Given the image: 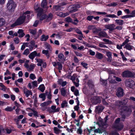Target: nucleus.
Listing matches in <instances>:
<instances>
[{
    "instance_id": "f257e3e1",
    "label": "nucleus",
    "mask_w": 135,
    "mask_h": 135,
    "mask_svg": "<svg viewBox=\"0 0 135 135\" xmlns=\"http://www.w3.org/2000/svg\"><path fill=\"white\" fill-rule=\"evenodd\" d=\"M114 104L115 106L119 109L127 112L129 111V108L127 107L123 106L121 100H117L115 102Z\"/></svg>"
},
{
    "instance_id": "f03ea898",
    "label": "nucleus",
    "mask_w": 135,
    "mask_h": 135,
    "mask_svg": "<svg viewBox=\"0 0 135 135\" xmlns=\"http://www.w3.org/2000/svg\"><path fill=\"white\" fill-rule=\"evenodd\" d=\"M16 6V4L13 0L9 1L7 5V8L9 12L14 11Z\"/></svg>"
},
{
    "instance_id": "7ed1b4c3",
    "label": "nucleus",
    "mask_w": 135,
    "mask_h": 135,
    "mask_svg": "<svg viewBox=\"0 0 135 135\" xmlns=\"http://www.w3.org/2000/svg\"><path fill=\"white\" fill-rule=\"evenodd\" d=\"M28 11H26L23 12L22 16H20L16 20L19 25L23 24L25 22L26 18V15L29 13Z\"/></svg>"
},
{
    "instance_id": "20e7f679",
    "label": "nucleus",
    "mask_w": 135,
    "mask_h": 135,
    "mask_svg": "<svg viewBox=\"0 0 135 135\" xmlns=\"http://www.w3.org/2000/svg\"><path fill=\"white\" fill-rule=\"evenodd\" d=\"M122 77L124 78H129L133 77L134 76V74L129 70H126L122 72Z\"/></svg>"
},
{
    "instance_id": "39448f33",
    "label": "nucleus",
    "mask_w": 135,
    "mask_h": 135,
    "mask_svg": "<svg viewBox=\"0 0 135 135\" xmlns=\"http://www.w3.org/2000/svg\"><path fill=\"white\" fill-rule=\"evenodd\" d=\"M56 106L55 105H52L51 107V108L49 107L47 109V111L49 112V113H55L59 112L60 109V108L58 107L57 108Z\"/></svg>"
},
{
    "instance_id": "423d86ee",
    "label": "nucleus",
    "mask_w": 135,
    "mask_h": 135,
    "mask_svg": "<svg viewBox=\"0 0 135 135\" xmlns=\"http://www.w3.org/2000/svg\"><path fill=\"white\" fill-rule=\"evenodd\" d=\"M125 85L130 88H132L134 84V81L131 79H127L125 80Z\"/></svg>"
},
{
    "instance_id": "0eeeda50",
    "label": "nucleus",
    "mask_w": 135,
    "mask_h": 135,
    "mask_svg": "<svg viewBox=\"0 0 135 135\" xmlns=\"http://www.w3.org/2000/svg\"><path fill=\"white\" fill-rule=\"evenodd\" d=\"M124 94L123 89L121 87L118 88L116 92V95L119 98L122 97Z\"/></svg>"
},
{
    "instance_id": "6e6552de",
    "label": "nucleus",
    "mask_w": 135,
    "mask_h": 135,
    "mask_svg": "<svg viewBox=\"0 0 135 135\" xmlns=\"http://www.w3.org/2000/svg\"><path fill=\"white\" fill-rule=\"evenodd\" d=\"M101 101L100 98L98 96L94 97L91 100L93 103L95 105L100 103L101 102Z\"/></svg>"
},
{
    "instance_id": "1a4fd4ad",
    "label": "nucleus",
    "mask_w": 135,
    "mask_h": 135,
    "mask_svg": "<svg viewBox=\"0 0 135 135\" xmlns=\"http://www.w3.org/2000/svg\"><path fill=\"white\" fill-rule=\"evenodd\" d=\"M52 64L53 66L57 68V66H58L57 69L59 70H61L62 68V64L59 62H56L55 61L53 62Z\"/></svg>"
},
{
    "instance_id": "9d476101",
    "label": "nucleus",
    "mask_w": 135,
    "mask_h": 135,
    "mask_svg": "<svg viewBox=\"0 0 135 135\" xmlns=\"http://www.w3.org/2000/svg\"><path fill=\"white\" fill-rule=\"evenodd\" d=\"M68 9L70 13L75 12L78 10V9L76 8L73 5L70 6L68 7Z\"/></svg>"
},
{
    "instance_id": "9b49d317",
    "label": "nucleus",
    "mask_w": 135,
    "mask_h": 135,
    "mask_svg": "<svg viewBox=\"0 0 135 135\" xmlns=\"http://www.w3.org/2000/svg\"><path fill=\"white\" fill-rule=\"evenodd\" d=\"M115 25L114 24H108L105 26V28L106 29L109 30L111 32H112L115 29Z\"/></svg>"
},
{
    "instance_id": "f8f14e48",
    "label": "nucleus",
    "mask_w": 135,
    "mask_h": 135,
    "mask_svg": "<svg viewBox=\"0 0 135 135\" xmlns=\"http://www.w3.org/2000/svg\"><path fill=\"white\" fill-rule=\"evenodd\" d=\"M37 16L38 17L40 21H41L44 20L46 18L47 15L46 14L43 13L42 14H41V15H37Z\"/></svg>"
},
{
    "instance_id": "ddd939ff",
    "label": "nucleus",
    "mask_w": 135,
    "mask_h": 135,
    "mask_svg": "<svg viewBox=\"0 0 135 135\" xmlns=\"http://www.w3.org/2000/svg\"><path fill=\"white\" fill-rule=\"evenodd\" d=\"M37 52L36 51H34L33 52H31L28 55V57L31 60H33L34 58L36 56Z\"/></svg>"
},
{
    "instance_id": "4468645a",
    "label": "nucleus",
    "mask_w": 135,
    "mask_h": 135,
    "mask_svg": "<svg viewBox=\"0 0 135 135\" xmlns=\"http://www.w3.org/2000/svg\"><path fill=\"white\" fill-rule=\"evenodd\" d=\"M106 55L108 57L107 60L108 62H111L112 60V54L109 51H107L106 52Z\"/></svg>"
},
{
    "instance_id": "2eb2a0df",
    "label": "nucleus",
    "mask_w": 135,
    "mask_h": 135,
    "mask_svg": "<svg viewBox=\"0 0 135 135\" xmlns=\"http://www.w3.org/2000/svg\"><path fill=\"white\" fill-rule=\"evenodd\" d=\"M98 35L100 37H107V35L105 32L102 31L99 32Z\"/></svg>"
},
{
    "instance_id": "dca6fc26",
    "label": "nucleus",
    "mask_w": 135,
    "mask_h": 135,
    "mask_svg": "<svg viewBox=\"0 0 135 135\" xmlns=\"http://www.w3.org/2000/svg\"><path fill=\"white\" fill-rule=\"evenodd\" d=\"M95 56L97 59H101L103 57V55L98 52H96Z\"/></svg>"
},
{
    "instance_id": "f3484780",
    "label": "nucleus",
    "mask_w": 135,
    "mask_h": 135,
    "mask_svg": "<svg viewBox=\"0 0 135 135\" xmlns=\"http://www.w3.org/2000/svg\"><path fill=\"white\" fill-rule=\"evenodd\" d=\"M122 104L123 106L126 105L127 103H130L131 102L129 101V98L124 99L123 100H121Z\"/></svg>"
},
{
    "instance_id": "a211bd4d",
    "label": "nucleus",
    "mask_w": 135,
    "mask_h": 135,
    "mask_svg": "<svg viewBox=\"0 0 135 135\" xmlns=\"http://www.w3.org/2000/svg\"><path fill=\"white\" fill-rule=\"evenodd\" d=\"M49 38V36L48 35L46 36L44 34L42 35L41 36L40 40L42 41H46Z\"/></svg>"
},
{
    "instance_id": "6ab92c4d",
    "label": "nucleus",
    "mask_w": 135,
    "mask_h": 135,
    "mask_svg": "<svg viewBox=\"0 0 135 135\" xmlns=\"http://www.w3.org/2000/svg\"><path fill=\"white\" fill-rule=\"evenodd\" d=\"M53 17V14L51 13L49 14L47 17V21L48 22L50 21L52 19Z\"/></svg>"
},
{
    "instance_id": "aec40b11",
    "label": "nucleus",
    "mask_w": 135,
    "mask_h": 135,
    "mask_svg": "<svg viewBox=\"0 0 135 135\" xmlns=\"http://www.w3.org/2000/svg\"><path fill=\"white\" fill-rule=\"evenodd\" d=\"M115 21L116 23L120 26H122L124 22L123 20L119 19H117L115 20Z\"/></svg>"
},
{
    "instance_id": "412c9836",
    "label": "nucleus",
    "mask_w": 135,
    "mask_h": 135,
    "mask_svg": "<svg viewBox=\"0 0 135 135\" xmlns=\"http://www.w3.org/2000/svg\"><path fill=\"white\" fill-rule=\"evenodd\" d=\"M36 10L38 12L37 15H41V14L43 13V9H42L38 7L36 9Z\"/></svg>"
},
{
    "instance_id": "4be33fe9",
    "label": "nucleus",
    "mask_w": 135,
    "mask_h": 135,
    "mask_svg": "<svg viewBox=\"0 0 135 135\" xmlns=\"http://www.w3.org/2000/svg\"><path fill=\"white\" fill-rule=\"evenodd\" d=\"M45 87L44 84L40 85L38 89L42 92H43L45 89Z\"/></svg>"
},
{
    "instance_id": "5701e85b",
    "label": "nucleus",
    "mask_w": 135,
    "mask_h": 135,
    "mask_svg": "<svg viewBox=\"0 0 135 135\" xmlns=\"http://www.w3.org/2000/svg\"><path fill=\"white\" fill-rule=\"evenodd\" d=\"M35 65L34 64H31L29 66V68L27 69V71H28L30 72L33 71L34 69Z\"/></svg>"
},
{
    "instance_id": "b1692460",
    "label": "nucleus",
    "mask_w": 135,
    "mask_h": 135,
    "mask_svg": "<svg viewBox=\"0 0 135 135\" xmlns=\"http://www.w3.org/2000/svg\"><path fill=\"white\" fill-rule=\"evenodd\" d=\"M24 93L25 94V95L27 97H28L30 95H32V93L31 90H28L26 91H25Z\"/></svg>"
},
{
    "instance_id": "393cba45",
    "label": "nucleus",
    "mask_w": 135,
    "mask_h": 135,
    "mask_svg": "<svg viewBox=\"0 0 135 135\" xmlns=\"http://www.w3.org/2000/svg\"><path fill=\"white\" fill-rule=\"evenodd\" d=\"M132 46L128 44H127L125 45L124 48H125L127 50H131L132 49Z\"/></svg>"
},
{
    "instance_id": "a878e982",
    "label": "nucleus",
    "mask_w": 135,
    "mask_h": 135,
    "mask_svg": "<svg viewBox=\"0 0 135 135\" xmlns=\"http://www.w3.org/2000/svg\"><path fill=\"white\" fill-rule=\"evenodd\" d=\"M5 23V20L3 18H0V27L4 25Z\"/></svg>"
},
{
    "instance_id": "bb28decb",
    "label": "nucleus",
    "mask_w": 135,
    "mask_h": 135,
    "mask_svg": "<svg viewBox=\"0 0 135 135\" xmlns=\"http://www.w3.org/2000/svg\"><path fill=\"white\" fill-rule=\"evenodd\" d=\"M61 92L62 95L63 96H65L66 94V91L65 89V88H62L61 89Z\"/></svg>"
},
{
    "instance_id": "cd10ccee",
    "label": "nucleus",
    "mask_w": 135,
    "mask_h": 135,
    "mask_svg": "<svg viewBox=\"0 0 135 135\" xmlns=\"http://www.w3.org/2000/svg\"><path fill=\"white\" fill-rule=\"evenodd\" d=\"M88 84L89 88L92 89L94 87V85L92 81L89 80L88 82Z\"/></svg>"
},
{
    "instance_id": "c85d7f7f",
    "label": "nucleus",
    "mask_w": 135,
    "mask_h": 135,
    "mask_svg": "<svg viewBox=\"0 0 135 135\" xmlns=\"http://www.w3.org/2000/svg\"><path fill=\"white\" fill-rule=\"evenodd\" d=\"M101 84L102 85H104V86H106L107 84V80H103V79L101 78L100 79Z\"/></svg>"
},
{
    "instance_id": "c756f323",
    "label": "nucleus",
    "mask_w": 135,
    "mask_h": 135,
    "mask_svg": "<svg viewBox=\"0 0 135 135\" xmlns=\"http://www.w3.org/2000/svg\"><path fill=\"white\" fill-rule=\"evenodd\" d=\"M39 97L42 99L43 101H44L46 99V96L45 93H42L39 95Z\"/></svg>"
},
{
    "instance_id": "7c9ffc66",
    "label": "nucleus",
    "mask_w": 135,
    "mask_h": 135,
    "mask_svg": "<svg viewBox=\"0 0 135 135\" xmlns=\"http://www.w3.org/2000/svg\"><path fill=\"white\" fill-rule=\"evenodd\" d=\"M133 17L134 16H133V15H132V14H131V15H126L122 16L121 17V18L122 19H123L124 18H127L130 17Z\"/></svg>"
},
{
    "instance_id": "2f4dec72",
    "label": "nucleus",
    "mask_w": 135,
    "mask_h": 135,
    "mask_svg": "<svg viewBox=\"0 0 135 135\" xmlns=\"http://www.w3.org/2000/svg\"><path fill=\"white\" fill-rule=\"evenodd\" d=\"M53 8L56 11H58L61 9V7L59 6L54 5L53 6Z\"/></svg>"
},
{
    "instance_id": "473e14b6",
    "label": "nucleus",
    "mask_w": 135,
    "mask_h": 135,
    "mask_svg": "<svg viewBox=\"0 0 135 135\" xmlns=\"http://www.w3.org/2000/svg\"><path fill=\"white\" fill-rule=\"evenodd\" d=\"M58 58L61 60H62L64 59V61L65 60V59L64 58V56L62 54L60 53L58 55Z\"/></svg>"
},
{
    "instance_id": "72a5a7b5",
    "label": "nucleus",
    "mask_w": 135,
    "mask_h": 135,
    "mask_svg": "<svg viewBox=\"0 0 135 135\" xmlns=\"http://www.w3.org/2000/svg\"><path fill=\"white\" fill-rule=\"evenodd\" d=\"M12 128H13L12 130L9 129L8 128H6V131L7 133L8 134H10L11 132L12 131H15V129H14V127H12Z\"/></svg>"
},
{
    "instance_id": "f704fd0d",
    "label": "nucleus",
    "mask_w": 135,
    "mask_h": 135,
    "mask_svg": "<svg viewBox=\"0 0 135 135\" xmlns=\"http://www.w3.org/2000/svg\"><path fill=\"white\" fill-rule=\"evenodd\" d=\"M72 19L70 17H68L65 18V21L71 23L72 21Z\"/></svg>"
},
{
    "instance_id": "c9c22d12",
    "label": "nucleus",
    "mask_w": 135,
    "mask_h": 135,
    "mask_svg": "<svg viewBox=\"0 0 135 135\" xmlns=\"http://www.w3.org/2000/svg\"><path fill=\"white\" fill-rule=\"evenodd\" d=\"M47 5V2L46 0H44L41 3V6L43 8H44Z\"/></svg>"
},
{
    "instance_id": "e433bc0d",
    "label": "nucleus",
    "mask_w": 135,
    "mask_h": 135,
    "mask_svg": "<svg viewBox=\"0 0 135 135\" xmlns=\"http://www.w3.org/2000/svg\"><path fill=\"white\" fill-rule=\"evenodd\" d=\"M81 64L86 69H87L88 68V67L87 66L88 65V64H87L83 62H82L81 63Z\"/></svg>"
},
{
    "instance_id": "4c0bfd02",
    "label": "nucleus",
    "mask_w": 135,
    "mask_h": 135,
    "mask_svg": "<svg viewBox=\"0 0 135 135\" xmlns=\"http://www.w3.org/2000/svg\"><path fill=\"white\" fill-rule=\"evenodd\" d=\"M4 110L6 111L11 112L12 111V107H9L7 106V107L4 109Z\"/></svg>"
},
{
    "instance_id": "58836bf2",
    "label": "nucleus",
    "mask_w": 135,
    "mask_h": 135,
    "mask_svg": "<svg viewBox=\"0 0 135 135\" xmlns=\"http://www.w3.org/2000/svg\"><path fill=\"white\" fill-rule=\"evenodd\" d=\"M107 17H109L111 18H118V17L114 14H109L105 16Z\"/></svg>"
},
{
    "instance_id": "ea45409f",
    "label": "nucleus",
    "mask_w": 135,
    "mask_h": 135,
    "mask_svg": "<svg viewBox=\"0 0 135 135\" xmlns=\"http://www.w3.org/2000/svg\"><path fill=\"white\" fill-rule=\"evenodd\" d=\"M29 78L32 80H34V79L36 78V77L35 75L32 73H31L30 74Z\"/></svg>"
},
{
    "instance_id": "a19ab883",
    "label": "nucleus",
    "mask_w": 135,
    "mask_h": 135,
    "mask_svg": "<svg viewBox=\"0 0 135 135\" xmlns=\"http://www.w3.org/2000/svg\"><path fill=\"white\" fill-rule=\"evenodd\" d=\"M30 53V51L28 49H25L23 52V55H27Z\"/></svg>"
},
{
    "instance_id": "79ce46f5",
    "label": "nucleus",
    "mask_w": 135,
    "mask_h": 135,
    "mask_svg": "<svg viewBox=\"0 0 135 135\" xmlns=\"http://www.w3.org/2000/svg\"><path fill=\"white\" fill-rule=\"evenodd\" d=\"M68 104V103L66 100H64L63 101L61 104V107L62 108H64L65 105L66 104Z\"/></svg>"
},
{
    "instance_id": "37998d69",
    "label": "nucleus",
    "mask_w": 135,
    "mask_h": 135,
    "mask_svg": "<svg viewBox=\"0 0 135 135\" xmlns=\"http://www.w3.org/2000/svg\"><path fill=\"white\" fill-rule=\"evenodd\" d=\"M29 11L30 12H29V13L28 14H27L26 15V18H27V19H30L31 18L32 16H33V14H32L31 15V16H30V11Z\"/></svg>"
},
{
    "instance_id": "c03bdc74",
    "label": "nucleus",
    "mask_w": 135,
    "mask_h": 135,
    "mask_svg": "<svg viewBox=\"0 0 135 135\" xmlns=\"http://www.w3.org/2000/svg\"><path fill=\"white\" fill-rule=\"evenodd\" d=\"M104 44H105V43H100L99 44V46L100 47H103V48H108V47L104 45Z\"/></svg>"
},
{
    "instance_id": "a18cd8bd",
    "label": "nucleus",
    "mask_w": 135,
    "mask_h": 135,
    "mask_svg": "<svg viewBox=\"0 0 135 135\" xmlns=\"http://www.w3.org/2000/svg\"><path fill=\"white\" fill-rule=\"evenodd\" d=\"M100 30H99L97 28H94L93 29L92 32L93 33H98L99 31H100Z\"/></svg>"
},
{
    "instance_id": "49530a36",
    "label": "nucleus",
    "mask_w": 135,
    "mask_h": 135,
    "mask_svg": "<svg viewBox=\"0 0 135 135\" xmlns=\"http://www.w3.org/2000/svg\"><path fill=\"white\" fill-rule=\"evenodd\" d=\"M30 33L32 34L33 35H35L36 33V30H33L32 29L30 30Z\"/></svg>"
},
{
    "instance_id": "de8ad7c7",
    "label": "nucleus",
    "mask_w": 135,
    "mask_h": 135,
    "mask_svg": "<svg viewBox=\"0 0 135 135\" xmlns=\"http://www.w3.org/2000/svg\"><path fill=\"white\" fill-rule=\"evenodd\" d=\"M18 25H19L16 21L15 23H13L11 25V28H13L16 26Z\"/></svg>"
},
{
    "instance_id": "09e8293b",
    "label": "nucleus",
    "mask_w": 135,
    "mask_h": 135,
    "mask_svg": "<svg viewBox=\"0 0 135 135\" xmlns=\"http://www.w3.org/2000/svg\"><path fill=\"white\" fill-rule=\"evenodd\" d=\"M74 52L75 53V54L77 56H79V57H82L83 56V54L79 52H78L77 51H74Z\"/></svg>"
},
{
    "instance_id": "8fccbe9b",
    "label": "nucleus",
    "mask_w": 135,
    "mask_h": 135,
    "mask_svg": "<svg viewBox=\"0 0 135 135\" xmlns=\"http://www.w3.org/2000/svg\"><path fill=\"white\" fill-rule=\"evenodd\" d=\"M113 77L115 78V80L117 82H120L122 80L121 79L118 77H117L115 76H114Z\"/></svg>"
},
{
    "instance_id": "3c124183",
    "label": "nucleus",
    "mask_w": 135,
    "mask_h": 135,
    "mask_svg": "<svg viewBox=\"0 0 135 135\" xmlns=\"http://www.w3.org/2000/svg\"><path fill=\"white\" fill-rule=\"evenodd\" d=\"M93 17H94L93 16H87L86 19L88 21H90L93 18Z\"/></svg>"
},
{
    "instance_id": "603ef678",
    "label": "nucleus",
    "mask_w": 135,
    "mask_h": 135,
    "mask_svg": "<svg viewBox=\"0 0 135 135\" xmlns=\"http://www.w3.org/2000/svg\"><path fill=\"white\" fill-rule=\"evenodd\" d=\"M54 131L55 133L58 134L59 133L56 132H59L60 131H61V130L58 129L57 127H55L54 128Z\"/></svg>"
},
{
    "instance_id": "864d4df0",
    "label": "nucleus",
    "mask_w": 135,
    "mask_h": 135,
    "mask_svg": "<svg viewBox=\"0 0 135 135\" xmlns=\"http://www.w3.org/2000/svg\"><path fill=\"white\" fill-rule=\"evenodd\" d=\"M32 112H33V115L34 116L37 117H38V112L35 111L34 109L32 110Z\"/></svg>"
},
{
    "instance_id": "5fc2aeb1",
    "label": "nucleus",
    "mask_w": 135,
    "mask_h": 135,
    "mask_svg": "<svg viewBox=\"0 0 135 135\" xmlns=\"http://www.w3.org/2000/svg\"><path fill=\"white\" fill-rule=\"evenodd\" d=\"M14 41L16 44H18L19 42V40L18 37H16L14 39Z\"/></svg>"
},
{
    "instance_id": "6e6d98bb",
    "label": "nucleus",
    "mask_w": 135,
    "mask_h": 135,
    "mask_svg": "<svg viewBox=\"0 0 135 135\" xmlns=\"http://www.w3.org/2000/svg\"><path fill=\"white\" fill-rule=\"evenodd\" d=\"M96 12L97 15H105L107 14V13L105 12Z\"/></svg>"
},
{
    "instance_id": "4d7b16f0",
    "label": "nucleus",
    "mask_w": 135,
    "mask_h": 135,
    "mask_svg": "<svg viewBox=\"0 0 135 135\" xmlns=\"http://www.w3.org/2000/svg\"><path fill=\"white\" fill-rule=\"evenodd\" d=\"M102 102L103 104L104 105H108V103L106 101L104 97L103 98Z\"/></svg>"
},
{
    "instance_id": "13d9d810",
    "label": "nucleus",
    "mask_w": 135,
    "mask_h": 135,
    "mask_svg": "<svg viewBox=\"0 0 135 135\" xmlns=\"http://www.w3.org/2000/svg\"><path fill=\"white\" fill-rule=\"evenodd\" d=\"M39 21L38 20H36L33 25V27H37L39 23Z\"/></svg>"
},
{
    "instance_id": "bf43d9fd",
    "label": "nucleus",
    "mask_w": 135,
    "mask_h": 135,
    "mask_svg": "<svg viewBox=\"0 0 135 135\" xmlns=\"http://www.w3.org/2000/svg\"><path fill=\"white\" fill-rule=\"evenodd\" d=\"M45 45L46 47V48L48 50H50V47L51 46L49 44H48L47 42H46Z\"/></svg>"
},
{
    "instance_id": "052dcab7",
    "label": "nucleus",
    "mask_w": 135,
    "mask_h": 135,
    "mask_svg": "<svg viewBox=\"0 0 135 135\" xmlns=\"http://www.w3.org/2000/svg\"><path fill=\"white\" fill-rule=\"evenodd\" d=\"M74 94L75 95L78 96L79 95V90L78 89H76L75 91L74 92Z\"/></svg>"
},
{
    "instance_id": "680f3d73",
    "label": "nucleus",
    "mask_w": 135,
    "mask_h": 135,
    "mask_svg": "<svg viewBox=\"0 0 135 135\" xmlns=\"http://www.w3.org/2000/svg\"><path fill=\"white\" fill-rule=\"evenodd\" d=\"M77 132L78 133L80 134H81L82 133V131L81 129V128L79 127V128L77 129Z\"/></svg>"
},
{
    "instance_id": "e2e57ef3",
    "label": "nucleus",
    "mask_w": 135,
    "mask_h": 135,
    "mask_svg": "<svg viewBox=\"0 0 135 135\" xmlns=\"http://www.w3.org/2000/svg\"><path fill=\"white\" fill-rule=\"evenodd\" d=\"M32 86H33L37 87V82L36 81H33L32 82Z\"/></svg>"
},
{
    "instance_id": "0e129e2a",
    "label": "nucleus",
    "mask_w": 135,
    "mask_h": 135,
    "mask_svg": "<svg viewBox=\"0 0 135 135\" xmlns=\"http://www.w3.org/2000/svg\"><path fill=\"white\" fill-rule=\"evenodd\" d=\"M73 60L74 62L76 63H78L79 62V59L76 56L74 57Z\"/></svg>"
},
{
    "instance_id": "69168bd1",
    "label": "nucleus",
    "mask_w": 135,
    "mask_h": 135,
    "mask_svg": "<svg viewBox=\"0 0 135 135\" xmlns=\"http://www.w3.org/2000/svg\"><path fill=\"white\" fill-rule=\"evenodd\" d=\"M89 54L91 56H94L95 54V52L90 50L89 51Z\"/></svg>"
},
{
    "instance_id": "338daca9",
    "label": "nucleus",
    "mask_w": 135,
    "mask_h": 135,
    "mask_svg": "<svg viewBox=\"0 0 135 135\" xmlns=\"http://www.w3.org/2000/svg\"><path fill=\"white\" fill-rule=\"evenodd\" d=\"M42 52L43 54H45V55H47L49 53L48 50H42Z\"/></svg>"
},
{
    "instance_id": "774afa93",
    "label": "nucleus",
    "mask_w": 135,
    "mask_h": 135,
    "mask_svg": "<svg viewBox=\"0 0 135 135\" xmlns=\"http://www.w3.org/2000/svg\"><path fill=\"white\" fill-rule=\"evenodd\" d=\"M120 120V118H118L115 120V123L116 124H118Z\"/></svg>"
}]
</instances>
